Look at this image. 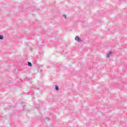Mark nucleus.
Listing matches in <instances>:
<instances>
[{"label": "nucleus", "instance_id": "obj_5", "mask_svg": "<svg viewBox=\"0 0 127 127\" xmlns=\"http://www.w3.org/2000/svg\"><path fill=\"white\" fill-rule=\"evenodd\" d=\"M3 39V36L0 35V40H2Z\"/></svg>", "mask_w": 127, "mask_h": 127}, {"label": "nucleus", "instance_id": "obj_2", "mask_svg": "<svg viewBox=\"0 0 127 127\" xmlns=\"http://www.w3.org/2000/svg\"><path fill=\"white\" fill-rule=\"evenodd\" d=\"M112 52H109L106 54V57L107 58H110L111 57V56L112 55Z\"/></svg>", "mask_w": 127, "mask_h": 127}, {"label": "nucleus", "instance_id": "obj_6", "mask_svg": "<svg viewBox=\"0 0 127 127\" xmlns=\"http://www.w3.org/2000/svg\"><path fill=\"white\" fill-rule=\"evenodd\" d=\"M63 17H64L65 18V19H66V18H67V15H66V14L63 15Z\"/></svg>", "mask_w": 127, "mask_h": 127}, {"label": "nucleus", "instance_id": "obj_1", "mask_svg": "<svg viewBox=\"0 0 127 127\" xmlns=\"http://www.w3.org/2000/svg\"><path fill=\"white\" fill-rule=\"evenodd\" d=\"M74 40L75 41H76V42H82V39H81V38L78 36H76L74 38Z\"/></svg>", "mask_w": 127, "mask_h": 127}, {"label": "nucleus", "instance_id": "obj_4", "mask_svg": "<svg viewBox=\"0 0 127 127\" xmlns=\"http://www.w3.org/2000/svg\"><path fill=\"white\" fill-rule=\"evenodd\" d=\"M28 66H29V67H31L32 66V64H31V63L28 62Z\"/></svg>", "mask_w": 127, "mask_h": 127}, {"label": "nucleus", "instance_id": "obj_3", "mask_svg": "<svg viewBox=\"0 0 127 127\" xmlns=\"http://www.w3.org/2000/svg\"><path fill=\"white\" fill-rule=\"evenodd\" d=\"M55 90L56 91H59V87L57 85H55Z\"/></svg>", "mask_w": 127, "mask_h": 127}]
</instances>
